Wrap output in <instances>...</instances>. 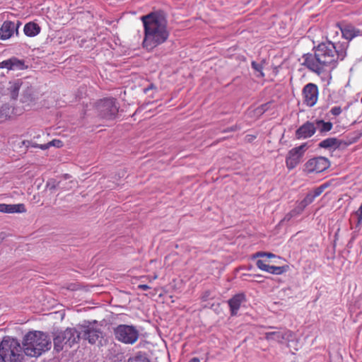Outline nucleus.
<instances>
[{
    "label": "nucleus",
    "mask_w": 362,
    "mask_h": 362,
    "mask_svg": "<svg viewBox=\"0 0 362 362\" xmlns=\"http://www.w3.org/2000/svg\"><path fill=\"white\" fill-rule=\"evenodd\" d=\"M127 362H150L145 354L139 352L135 356L128 358Z\"/></svg>",
    "instance_id": "28"
},
{
    "label": "nucleus",
    "mask_w": 362,
    "mask_h": 362,
    "mask_svg": "<svg viewBox=\"0 0 362 362\" xmlns=\"http://www.w3.org/2000/svg\"><path fill=\"white\" fill-rule=\"evenodd\" d=\"M65 340L64 339L63 334L62 332L59 333L54 338V349L57 351H59L63 349V346L64 344Z\"/></svg>",
    "instance_id": "26"
},
{
    "label": "nucleus",
    "mask_w": 362,
    "mask_h": 362,
    "mask_svg": "<svg viewBox=\"0 0 362 362\" xmlns=\"http://www.w3.org/2000/svg\"><path fill=\"white\" fill-rule=\"evenodd\" d=\"M255 257H267L268 258L275 257V255L271 252H259L255 255Z\"/></svg>",
    "instance_id": "31"
},
{
    "label": "nucleus",
    "mask_w": 362,
    "mask_h": 362,
    "mask_svg": "<svg viewBox=\"0 0 362 362\" xmlns=\"http://www.w3.org/2000/svg\"><path fill=\"white\" fill-rule=\"evenodd\" d=\"M153 90L156 91L157 88L153 83H151L147 88H146L144 89V93H148L150 90Z\"/></svg>",
    "instance_id": "36"
},
{
    "label": "nucleus",
    "mask_w": 362,
    "mask_h": 362,
    "mask_svg": "<svg viewBox=\"0 0 362 362\" xmlns=\"http://www.w3.org/2000/svg\"><path fill=\"white\" fill-rule=\"evenodd\" d=\"M338 146V140L336 138H327L319 144V146L323 148H336Z\"/></svg>",
    "instance_id": "25"
},
{
    "label": "nucleus",
    "mask_w": 362,
    "mask_h": 362,
    "mask_svg": "<svg viewBox=\"0 0 362 362\" xmlns=\"http://www.w3.org/2000/svg\"><path fill=\"white\" fill-rule=\"evenodd\" d=\"M36 98L34 95V91L33 87L28 83V88L25 87L23 90L22 96L21 98V101L22 103L27 104L28 105H30L35 103Z\"/></svg>",
    "instance_id": "21"
},
{
    "label": "nucleus",
    "mask_w": 362,
    "mask_h": 362,
    "mask_svg": "<svg viewBox=\"0 0 362 362\" xmlns=\"http://www.w3.org/2000/svg\"><path fill=\"white\" fill-rule=\"evenodd\" d=\"M40 27L38 24L30 22L25 25L24 33L28 37H34L38 35L40 32Z\"/></svg>",
    "instance_id": "23"
},
{
    "label": "nucleus",
    "mask_w": 362,
    "mask_h": 362,
    "mask_svg": "<svg viewBox=\"0 0 362 362\" xmlns=\"http://www.w3.org/2000/svg\"><path fill=\"white\" fill-rule=\"evenodd\" d=\"M16 30V25L13 22L6 21L3 23L0 28V39H9Z\"/></svg>",
    "instance_id": "19"
},
{
    "label": "nucleus",
    "mask_w": 362,
    "mask_h": 362,
    "mask_svg": "<svg viewBox=\"0 0 362 362\" xmlns=\"http://www.w3.org/2000/svg\"><path fill=\"white\" fill-rule=\"evenodd\" d=\"M245 300V296L243 293H238L233 296L228 300V305L230 308V315L235 316L241 306L243 302Z\"/></svg>",
    "instance_id": "16"
},
{
    "label": "nucleus",
    "mask_w": 362,
    "mask_h": 362,
    "mask_svg": "<svg viewBox=\"0 0 362 362\" xmlns=\"http://www.w3.org/2000/svg\"><path fill=\"white\" fill-rule=\"evenodd\" d=\"M115 339L126 344H133L137 341L139 333L138 329L127 325H119L114 329Z\"/></svg>",
    "instance_id": "5"
},
{
    "label": "nucleus",
    "mask_w": 362,
    "mask_h": 362,
    "mask_svg": "<svg viewBox=\"0 0 362 362\" xmlns=\"http://www.w3.org/2000/svg\"><path fill=\"white\" fill-rule=\"evenodd\" d=\"M356 214L358 218L356 226H359L362 224V210L358 209V211L356 212Z\"/></svg>",
    "instance_id": "35"
},
{
    "label": "nucleus",
    "mask_w": 362,
    "mask_h": 362,
    "mask_svg": "<svg viewBox=\"0 0 362 362\" xmlns=\"http://www.w3.org/2000/svg\"><path fill=\"white\" fill-rule=\"evenodd\" d=\"M141 20L144 29L142 47L148 52H152L169 37L167 21L161 15L154 12L141 16Z\"/></svg>",
    "instance_id": "2"
},
{
    "label": "nucleus",
    "mask_w": 362,
    "mask_h": 362,
    "mask_svg": "<svg viewBox=\"0 0 362 362\" xmlns=\"http://www.w3.org/2000/svg\"><path fill=\"white\" fill-rule=\"evenodd\" d=\"M238 129V127L236 125H235V126H233V127H230L229 128L224 129L223 131V132L226 133V132H235Z\"/></svg>",
    "instance_id": "37"
},
{
    "label": "nucleus",
    "mask_w": 362,
    "mask_h": 362,
    "mask_svg": "<svg viewBox=\"0 0 362 362\" xmlns=\"http://www.w3.org/2000/svg\"><path fill=\"white\" fill-rule=\"evenodd\" d=\"M7 69L8 70H23L25 69L24 62L16 57L0 62V69Z\"/></svg>",
    "instance_id": "17"
},
{
    "label": "nucleus",
    "mask_w": 362,
    "mask_h": 362,
    "mask_svg": "<svg viewBox=\"0 0 362 362\" xmlns=\"http://www.w3.org/2000/svg\"><path fill=\"white\" fill-rule=\"evenodd\" d=\"M50 146H52V143L51 142H49V143H48L47 144L39 145L38 146H39L40 148H41L42 150H45V149L48 148Z\"/></svg>",
    "instance_id": "39"
},
{
    "label": "nucleus",
    "mask_w": 362,
    "mask_h": 362,
    "mask_svg": "<svg viewBox=\"0 0 362 362\" xmlns=\"http://www.w3.org/2000/svg\"><path fill=\"white\" fill-rule=\"evenodd\" d=\"M330 166L329 160L323 156L309 159L304 165V172L306 174L320 173Z\"/></svg>",
    "instance_id": "8"
},
{
    "label": "nucleus",
    "mask_w": 362,
    "mask_h": 362,
    "mask_svg": "<svg viewBox=\"0 0 362 362\" xmlns=\"http://www.w3.org/2000/svg\"><path fill=\"white\" fill-rule=\"evenodd\" d=\"M292 337V332L290 330L284 332H270L265 333V339L267 341H275L282 344L286 340H289Z\"/></svg>",
    "instance_id": "14"
},
{
    "label": "nucleus",
    "mask_w": 362,
    "mask_h": 362,
    "mask_svg": "<svg viewBox=\"0 0 362 362\" xmlns=\"http://www.w3.org/2000/svg\"><path fill=\"white\" fill-rule=\"evenodd\" d=\"M252 67L255 70H256V71H259V72H260V74H261V76H262V77L264 76V74L262 72V66L260 64H257V62H252Z\"/></svg>",
    "instance_id": "33"
},
{
    "label": "nucleus",
    "mask_w": 362,
    "mask_h": 362,
    "mask_svg": "<svg viewBox=\"0 0 362 362\" xmlns=\"http://www.w3.org/2000/svg\"><path fill=\"white\" fill-rule=\"evenodd\" d=\"M303 104L309 107L315 106L319 98V89L316 84L308 83L302 90Z\"/></svg>",
    "instance_id": "9"
},
{
    "label": "nucleus",
    "mask_w": 362,
    "mask_h": 362,
    "mask_svg": "<svg viewBox=\"0 0 362 362\" xmlns=\"http://www.w3.org/2000/svg\"><path fill=\"white\" fill-rule=\"evenodd\" d=\"M141 278H146L147 280H148L149 281H151L152 280H156L158 278V275L155 274L152 278L150 277L149 276H141Z\"/></svg>",
    "instance_id": "40"
},
{
    "label": "nucleus",
    "mask_w": 362,
    "mask_h": 362,
    "mask_svg": "<svg viewBox=\"0 0 362 362\" xmlns=\"http://www.w3.org/2000/svg\"><path fill=\"white\" fill-rule=\"evenodd\" d=\"M65 340L64 344L71 347L74 344L78 342L81 338V330L78 331L75 328H67L62 332Z\"/></svg>",
    "instance_id": "12"
},
{
    "label": "nucleus",
    "mask_w": 362,
    "mask_h": 362,
    "mask_svg": "<svg viewBox=\"0 0 362 362\" xmlns=\"http://www.w3.org/2000/svg\"><path fill=\"white\" fill-rule=\"evenodd\" d=\"M0 354L8 362H21L23 358L22 347L17 339L4 338L0 344Z\"/></svg>",
    "instance_id": "4"
},
{
    "label": "nucleus",
    "mask_w": 362,
    "mask_h": 362,
    "mask_svg": "<svg viewBox=\"0 0 362 362\" xmlns=\"http://www.w3.org/2000/svg\"><path fill=\"white\" fill-rule=\"evenodd\" d=\"M272 102L266 103L258 107L256 110L258 113L262 114L270 108Z\"/></svg>",
    "instance_id": "30"
},
{
    "label": "nucleus",
    "mask_w": 362,
    "mask_h": 362,
    "mask_svg": "<svg viewBox=\"0 0 362 362\" xmlns=\"http://www.w3.org/2000/svg\"><path fill=\"white\" fill-rule=\"evenodd\" d=\"M316 128L314 123L306 122L296 131L297 139H305L311 137L315 134Z\"/></svg>",
    "instance_id": "10"
},
{
    "label": "nucleus",
    "mask_w": 362,
    "mask_h": 362,
    "mask_svg": "<svg viewBox=\"0 0 362 362\" xmlns=\"http://www.w3.org/2000/svg\"><path fill=\"white\" fill-rule=\"evenodd\" d=\"M189 362H200L199 359L197 357L192 358Z\"/></svg>",
    "instance_id": "42"
},
{
    "label": "nucleus",
    "mask_w": 362,
    "mask_h": 362,
    "mask_svg": "<svg viewBox=\"0 0 362 362\" xmlns=\"http://www.w3.org/2000/svg\"><path fill=\"white\" fill-rule=\"evenodd\" d=\"M97 110L100 116L106 119L115 118L118 113L119 107L114 98H105L97 104Z\"/></svg>",
    "instance_id": "6"
},
{
    "label": "nucleus",
    "mask_w": 362,
    "mask_h": 362,
    "mask_svg": "<svg viewBox=\"0 0 362 362\" xmlns=\"http://www.w3.org/2000/svg\"><path fill=\"white\" fill-rule=\"evenodd\" d=\"M26 209L23 204H0V212L7 214L23 213Z\"/></svg>",
    "instance_id": "20"
},
{
    "label": "nucleus",
    "mask_w": 362,
    "mask_h": 362,
    "mask_svg": "<svg viewBox=\"0 0 362 362\" xmlns=\"http://www.w3.org/2000/svg\"><path fill=\"white\" fill-rule=\"evenodd\" d=\"M25 87L28 88V82L23 81L22 79H16L9 83L8 90L11 98L13 100H16L18 97L19 90L22 88V90Z\"/></svg>",
    "instance_id": "15"
},
{
    "label": "nucleus",
    "mask_w": 362,
    "mask_h": 362,
    "mask_svg": "<svg viewBox=\"0 0 362 362\" xmlns=\"http://www.w3.org/2000/svg\"><path fill=\"white\" fill-rule=\"evenodd\" d=\"M138 288L139 289H141V290H143V291H147V290H149L151 288V287L146 284H139L138 285Z\"/></svg>",
    "instance_id": "38"
},
{
    "label": "nucleus",
    "mask_w": 362,
    "mask_h": 362,
    "mask_svg": "<svg viewBox=\"0 0 362 362\" xmlns=\"http://www.w3.org/2000/svg\"><path fill=\"white\" fill-rule=\"evenodd\" d=\"M256 265L258 269L276 275L282 274L286 272L289 269V267L288 265L282 267L270 266L266 264L265 261L262 259H258L256 262Z\"/></svg>",
    "instance_id": "11"
},
{
    "label": "nucleus",
    "mask_w": 362,
    "mask_h": 362,
    "mask_svg": "<svg viewBox=\"0 0 362 362\" xmlns=\"http://www.w3.org/2000/svg\"><path fill=\"white\" fill-rule=\"evenodd\" d=\"M11 108L8 105H4L0 108V122H4L10 117Z\"/></svg>",
    "instance_id": "27"
},
{
    "label": "nucleus",
    "mask_w": 362,
    "mask_h": 362,
    "mask_svg": "<svg viewBox=\"0 0 362 362\" xmlns=\"http://www.w3.org/2000/svg\"><path fill=\"white\" fill-rule=\"evenodd\" d=\"M317 124L320 127L321 132H329L332 129V123L330 122H325L324 120H317Z\"/></svg>",
    "instance_id": "29"
},
{
    "label": "nucleus",
    "mask_w": 362,
    "mask_h": 362,
    "mask_svg": "<svg viewBox=\"0 0 362 362\" xmlns=\"http://www.w3.org/2000/svg\"><path fill=\"white\" fill-rule=\"evenodd\" d=\"M308 148V143H303L299 146L291 148L288 152L286 157V165L289 170L294 169L301 162Z\"/></svg>",
    "instance_id": "7"
},
{
    "label": "nucleus",
    "mask_w": 362,
    "mask_h": 362,
    "mask_svg": "<svg viewBox=\"0 0 362 362\" xmlns=\"http://www.w3.org/2000/svg\"><path fill=\"white\" fill-rule=\"evenodd\" d=\"M356 214L358 218L356 226H359L362 224V210L358 209V211L356 212Z\"/></svg>",
    "instance_id": "34"
},
{
    "label": "nucleus",
    "mask_w": 362,
    "mask_h": 362,
    "mask_svg": "<svg viewBox=\"0 0 362 362\" xmlns=\"http://www.w3.org/2000/svg\"><path fill=\"white\" fill-rule=\"evenodd\" d=\"M81 329V338L87 339L89 343L93 344L99 338V332L89 326H83Z\"/></svg>",
    "instance_id": "18"
},
{
    "label": "nucleus",
    "mask_w": 362,
    "mask_h": 362,
    "mask_svg": "<svg viewBox=\"0 0 362 362\" xmlns=\"http://www.w3.org/2000/svg\"><path fill=\"white\" fill-rule=\"evenodd\" d=\"M342 112V110L341 108V107L339 106H335V107H333L331 110H330V112L332 115L334 116H338Z\"/></svg>",
    "instance_id": "32"
},
{
    "label": "nucleus",
    "mask_w": 362,
    "mask_h": 362,
    "mask_svg": "<svg viewBox=\"0 0 362 362\" xmlns=\"http://www.w3.org/2000/svg\"><path fill=\"white\" fill-rule=\"evenodd\" d=\"M340 30L342 34V37L346 40H351L356 36L362 35V34L360 33V30L358 29H356L350 25L341 27Z\"/></svg>",
    "instance_id": "22"
},
{
    "label": "nucleus",
    "mask_w": 362,
    "mask_h": 362,
    "mask_svg": "<svg viewBox=\"0 0 362 362\" xmlns=\"http://www.w3.org/2000/svg\"><path fill=\"white\" fill-rule=\"evenodd\" d=\"M329 186V182L323 183L322 185L316 187L313 192H308L305 198L300 201V202L304 205V206L307 207L309 204L314 202L316 197H319Z\"/></svg>",
    "instance_id": "13"
},
{
    "label": "nucleus",
    "mask_w": 362,
    "mask_h": 362,
    "mask_svg": "<svg viewBox=\"0 0 362 362\" xmlns=\"http://www.w3.org/2000/svg\"><path fill=\"white\" fill-rule=\"evenodd\" d=\"M23 351L25 355L38 357L51 348L49 336L40 331L29 332L23 338Z\"/></svg>",
    "instance_id": "3"
},
{
    "label": "nucleus",
    "mask_w": 362,
    "mask_h": 362,
    "mask_svg": "<svg viewBox=\"0 0 362 362\" xmlns=\"http://www.w3.org/2000/svg\"><path fill=\"white\" fill-rule=\"evenodd\" d=\"M306 207L300 202H297L296 206L288 214H286L284 220L290 221L292 218L296 217L301 214Z\"/></svg>",
    "instance_id": "24"
},
{
    "label": "nucleus",
    "mask_w": 362,
    "mask_h": 362,
    "mask_svg": "<svg viewBox=\"0 0 362 362\" xmlns=\"http://www.w3.org/2000/svg\"><path fill=\"white\" fill-rule=\"evenodd\" d=\"M0 362H6L1 354H0Z\"/></svg>",
    "instance_id": "43"
},
{
    "label": "nucleus",
    "mask_w": 362,
    "mask_h": 362,
    "mask_svg": "<svg viewBox=\"0 0 362 362\" xmlns=\"http://www.w3.org/2000/svg\"><path fill=\"white\" fill-rule=\"evenodd\" d=\"M52 143V146H55L57 145V146H59V144H62V141H59V140H54L53 141L51 142Z\"/></svg>",
    "instance_id": "41"
},
{
    "label": "nucleus",
    "mask_w": 362,
    "mask_h": 362,
    "mask_svg": "<svg viewBox=\"0 0 362 362\" xmlns=\"http://www.w3.org/2000/svg\"><path fill=\"white\" fill-rule=\"evenodd\" d=\"M346 51L340 44L330 41L322 42L314 49V53L303 56V65L310 71L320 75L329 69L336 66L339 60H343Z\"/></svg>",
    "instance_id": "1"
}]
</instances>
